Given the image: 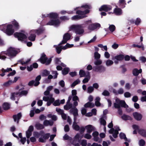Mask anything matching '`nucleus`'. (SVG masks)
Listing matches in <instances>:
<instances>
[{"label": "nucleus", "instance_id": "3", "mask_svg": "<svg viewBox=\"0 0 146 146\" xmlns=\"http://www.w3.org/2000/svg\"><path fill=\"white\" fill-rule=\"evenodd\" d=\"M85 27L83 24L74 25L70 27V29L73 30L76 34L80 35L84 33V29Z\"/></svg>", "mask_w": 146, "mask_h": 146}, {"label": "nucleus", "instance_id": "50", "mask_svg": "<svg viewBox=\"0 0 146 146\" xmlns=\"http://www.w3.org/2000/svg\"><path fill=\"white\" fill-rule=\"evenodd\" d=\"M53 105L55 106H59L60 105V100H58L55 101L53 104Z\"/></svg>", "mask_w": 146, "mask_h": 146}, {"label": "nucleus", "instance_id": "14", "mask_svg": "<svg viewBox=\"0 0 146 146\" xmlns=\"http://www.w3.org/2000/svg\"><path fill=\"white\" fill-rule=\"evenodd\" d=\"M22 117L21 113L20 112L18 113L17 115H14L13 116V118L15 122H17V123L18 124L19 120Z\"/></svg>", "mask_w": 146, "mask_h": 146}, {"label": "nucleus", "instance_id": "13", "mask_svg": "<svg viewBox=\"0 0 146 146\" xmlns=\"http://www.w3.org/2000/svg\"><path fill=\"white\" fill-rule=\"evenodd\" d=\"M70 35L68 33L65 34L63 37V39L62 42L60 43V45L66 43L67 41L70 40Z\"/></svg>", "mask_w": 146, "mask_h": 146}, {"label": "nucleus", "instance_id": "41", "mask_svg": "<svg viewBox=\"0 0 146 146\" xmlns=\"http://www.w3.org/2000/svg\"><path fill=\"white\" fill-rule=\"evenodd\" d=\"M113 63V62L110 60H107L106 62V64L107 66H110Z\"/></svg>", "mask_w": 146, "mask_h": 146}, {"label": "nucleus", "instance_id": "57", "mask_svg": "<svg viewBox=\"0 0 146 146\" xmlns=\"http://www.w3.org/2000/svg\"><path fill=\"white\" fill-rule=\"evenodd\" d=\"M124 96L125 98H129L131 97V94L129 92H126L124 94Z\"/></svg>", "mask_w": 146, "mask_h": 146}, {"label": "nucleus", "instance_id": "37", "mask_svg": "<svg viewBox=\"0 0 146 146\" xmlns=\"http://www.w3.org/2000/svg\"><path fill=\"white\" fill-rule=\"evenodd\" d=\"M96 60L94 62V64L96 66L100 65L102 63V61L99 59H96Z\"/></svg>", "mask_w": 146, "mask_h": 146}, {"label": "nucleus", "instance_id": "31", "mask_svg": "<svg viewBox=\"0 0 146 146\" xmlns=\"http://www.w3.org/2000/svg\"><path fill=\"white\" fill-rule=\"evenodd\" d=\"M31 60L30 59H28L25 62L23 61V59H22L19 60L18 62L22 65H23L25 64H28L31 61Z\"/></svg>", "mask_w": 146, "mask_h": 146}, {"label": "nucleus", "instance_id": "43", "mask_svg": "<svg viewBox=\"0 0 146 146\" xmlns=\"http://www.w3.org/2000/svg\"><path fill=\"white\" fill-rule=\"evenodd\" d=\"M102 94L105 96H109L110 95V93L108 90H105L102 93Z\"/></svg>", "mask_w": 146, "mask_h": 146}, {"label": "nucleus", "instance_id": "26", "mask_svg": "<svg viewBox=\"0 0 146 146\" xmlns=\"http://www.w3.org/2000/svg\"><path fill=\"white\" fill-rule=\"evenodd\" d=\"M53 124V122L52 121H49L47 120H45L43 122V124L44 126H47L48 125L52 126Z\"/></svg>", "mask_w": 146, "mask_h": 146}, {"label": "nucleus", "instance_id": "53", "mask_svg": "<svg viewBox=\"0 0 146 146\" xmlns=\"http://www.w3.org/2000/svg\"><path fill=\"white\" fill-rule=\"evenodd\" d=\"M141 21V19L139 18H137L136 20L135 21V24L136 25H138L140 23Z\"/></svg>", "mask_w": 146, "mask_h": 146}, {"label": "nucleus", "instance_id": "58", "mask_svg": "<svg viewBox=\"0 0 146 146\" xmlns=\"http://www.w3.org/2000/svg\"><path fill=\"white\" fill-rule=\"evenodd\" d=\"M89 134V133H88L86 134L84 136V138L87 139H90L92 137V136Z\"/></svg>", "mask_w": 146, "mask_h": 146}, {"label": "nucleus", "instance_id": "38", "mask_svg": "<svg viewBox=\"0 0 146 146\" xmlns=\"http://www.w3.org/2000/svg\"><path fill=\"white\" fill-rule=\"evenodd\" d=\"M13 26L15 28L18 29L19 28V25L18 23L16 21H13L12 23Z\"/></svg>", "mask_w": 146, "mask_h": 146}, {"label": "nucleus", "instance_id": "45", "mask_svg": "<svg viewBox=\"0 0 146 146\" xmlns=\"http://www.w3.org/2000/svg\"><path fill=\"white\" fill-rule=\"evenodd\" d=\"M145 141L143 139L140 140L139 141V144L140 146H144L145 145Z\"/></svg>", "mask_w": 146, "mask_h": 146}, {"label": "nucleus", "instance_id": "60", "mask_svg": "<svg viewBox=\"0 0 146 146\" xmlns=\"http://www.w3.org/2000/svg\"><path fill=\"white\" fill-rule=\"evenodd\" d=\"M138 100V98L137 96H135L133 97L132 98V100L133 102H136Z\"/></svg>", "mask_w": 146, "mask_h": 146}, {"label": "nucleus", "instance_id": "36", "mask_svg": "<svg viewBox=\"0 0 146 146\" xmlns=\"http://www.w3.org/2000/svg\"><path fill=\"white\" fill-rule=\"evenodd\" d=\"M54 101V98H51L49 100L47 101V105L48 106L50 105L52 103H53Z\"/></svg>", "mask_w": 146, "mask_h": 146}, {"label": "nucleus", "instance_id": "19", "mask_svg": "<svg viewBox=\"0 0 146 146\" xmlns=\"http://www.w3.org/2000/svg\"><path fill=\"white\" fill-rule=\"evenodd\" d=\"M124 58V55L122 54H119L115 56L112 58L113 60H116L118 61H122Z\"/></svg>", "mask_w": 146, "mask_h": 146}, {"label": "nucleus", "instance_id": "1", "mask_svg": "<svg viewBox=\"0 0 146 146\" xmlns=\"http://www.w3.org/2000/svg\"><path fill=\"white\" fill-rule=\"evenodd\" d=\"M19 52L18 50L12 47L8 48L7 50L1 52V54L6 55L7 58L11 59L15 57Z\"/></svg>", "mask_w": 146, "mask_h": 146}, {"label": "nucleus", "instance_id": "56", "mask_svg": "<svg viewBox=\"0 0 146 146\" xmlns=\"http://www.w3.org/2000/svg\"><path fill=\"white\" fill-rule=\"evenodd\" d=\"M73 128L76 131H78L80 130V127L78 125H75L72 126Z\"/></svg>", "mask_w": 146, "mask_h": 146}, {"label": "nucleus", "instance_id": "62", "mask_svg": "<svg viewBox=\"0 0 146 146\" xmlns=\"http://www.w3.org/2000/svg\"><path fill=\"white\" fill-rule=\"evenodd\" d=\"M31 65L32 66L33 68H37L38 67V64L36 62L33 63Z\"/></svg>", "mask_w": 146, "mask_h": 146}, {"label": "nucleus", "instance_id": "34", "mask_svg": "<svg viewBox=\"0 0 146 146\" xmlns=\"http://www.w3.org/2000/svg\"><path fill=\"white\" fill-rule=\"evenodd\" d=\"M72 105L71 104H67L66 105H65L64 106V109L66 110H69V109L72 108Z\"/></svg>", "mask_w": 146, "mask_h": 146}, {"label": "nucleus", "instance_id": "30", "mask_svg": "<svg viewBox=\"0 0 146 146\" xmlns=\"http://www.w3.org/2000/svg\"><path fill=\"white\" fill-rule=\"evenodd\" d=\"M69 70V68L67 67L64 68L62 71V74L64 75H66L68 73Z\"/></svg>", "mask_w": 146, "mask_h": 146}, {"label": "nucleus", "instance_id": "54", "mask_svg": "<svg viewBox=\"0 0 146 146\" xmlns=\"http://www.w3.org/2000/svg\"><path fill=\"white\" fill-rule=\"evenodd\" d=\"M47 78L45 80V81L46 82V83H48L50 82H48V79H49V80L51 79H52L53 77V76L51 74H49Z\"/></svg>", "mask_w": 146, "mask_h": 146}, {"label": "nucleus", "instance_id": "28", "mask_svg": "<svg viewBox=\"0 0 146 146\" xmlns=\"http://www.w3.org/2000/svg\"><path fill=\"white\" fill-rule=\"evenodd\" d=\"M138 132L142 136L146 137V129H141L139 130Z\"/></svg>", "mask_w": 146, "mask_h": 146}, {"label": "nucleus", "instance_id": "35", "mask_svg": "<svg viewBox=\"0 0 146 146\" xmlns=\"http://www.w3.org/2000/svg\"><path fill=\"white\" fill-rule=\"evenodd\" d=\"M50 72L46 70H43L42 73V76H48Z\"/></svg>", "mask_w": 146, "mask_h": 146}, {"label": "nucleus", "instance_id": "16", "mask_svg": "<svg viewBox=\"0 0 146 146\" xmlns=\"http://www.w3.org/2000/svg\"><path fill=\"white\" fill-rule=\"evenodd\" d=\"M100 27L101 25L99 23H92L89 25L88 29L89 30L92 31L96 29L97 28H99Z\"/></svg>", "mask_w": 146, "mask_h": 146}, {"label": "nucleus", "instance_id": "22", "mask_svg": "<svg viewBox=\"0 0 146 146\" xmlns=\"http://www.w3.org/2000/svg\"><path fill=\"white\" fill-rule=\"evenodd\" d=\"M10 104L7 102H4L2 105V107L5 110H7L10 108Z\"/></svg>", "mask_w": 146, "mask_h": 146}, {"label": "nucleus", "instance_id": "52", "mask_svg": "<svg viewBox=\"0 0 146 146\" xmlns=\"http://www.w3.org/2000/svg\"><path fill=\"white\" fill-rule=\"evenodd\" d=\"M56 50L57 53L58 54H59L61 52L62 50V46H58L56 47Z\"/></svg>", "mask_w": 146, "mask_h": 146}, {"label": "nucleus", "instance_id": "8", "mask_svg": "<svg viewBox=\"0 0 146 146\" xmlns=\"http://www.w3.org/2000/svg\"><path fill=\"white\" fill-rule=\"evenodd\" d=\"M13 28V25L11 24L8 25L5 31V33L9 36L12 35L15 31Z\"/></svg>", "mask_w": 146, "mask_h": 146}, {"label": "nucleus", "instance_id": "25", "mask_svg": "<svg viewBox=\"0 0 146 146\" xmlns=\"http://www.w3.org/2000/svg\"><path fill=\"white\" fill-rule=\"evenodd\" d=\"M121 118L123 120L127 121V120H132V118L131 116L129 115L123 114L121 116Z\"/></svg>", "mask_w": 146, "mask_h": 146}, {"label": "nucleus", "instance_id": "12", "mask_svg": "<svg viewBox=\"0 0 146 146\" xmlns=\"http://www.w3.org/2000/svg\"><path fill=\"white\" fill-rule=\"evenodd\" d=\"M45 31V29L44 27H40L37 29L32 30L31 31V32L33 33H35L38 35L43 34L44 33Z\"/></svg>", "mask_w": 146, "mask_h": 146}, {"label": "nucleus", "instance_id": "4", "mask_svg": "<svg viewBox=\"0 0 146 146\" xmlns=\"http://www.w3.org/2000/svg\"><path fill=\"white\" fill-rule=\"evenodd\" d=\"M52 60V58H50L48 59L44 53H43L41 54L40 58L38 60V61L40 62L41 63L45 64L46 66L49 65Z\"/></svg>", "mask_w": 146, "mask_h": 146}, {"label": "nucleus", "instance_id": "5", "mask_svg": "<svg viewBox=\"0 0 146 146\" xmlns=\"http://www.w3.org/2000/svg\"><path fill=\"white\" fill-rule=\"evenodd\" d=\"M116 103L114 104V107L115 108L119 109L121 107L124 108H127L128 107V106L126 104L124 100H120L117 99L116 100Z\"/></svg>", "mask_w": 146, "mask_h": 146}, {"label": "nucleus", "instance_id": "32", "mask_svg": "<svg viewBox=\"0 0 146 146\" xmlns=\"http://www.w3.org/2000/svg\"><path fill=\"white\" fill-rule=\"evenodd\" d=\"M119 136L120 138L121 139H124L125 141H127V139L125 135L122 133H121L119 134Z\"/></svg>", "mask_w": 146, "mask_h": 146}, {"label": "nucleus", "instance_id": "24", "mask_svg": "<svg viewBox=\"0 0 146 146\" xmlns=\"http://www.w3.org/2000/svg\"><path fill=\"white\" fill-rule=\"evenodd\" d=\"M41 79V76L40 75L37 76L35 78V82L34 85L35 86H36L39 85L40 83L39 81Z\"/></svg>", "mask_w": 146, "mask_h": 146}, {"label": "nucleus", "instance_id": "46", "mask_svg": "<svg viewBox=\"0 0 146 146\" xmlns=\"http://www.w3.org/2000/svg\"><path fill=\"white\" fill-rule=\"evenodd\" d=\"M80 80L79 79H77L74 81L72 84V87H74L76 85H77V84H78L79 83H80Z\"/></svg>", "mask_w": 146, "mask_h": 146}, {"label": "nucleus", "instance_id": "21", "mask_svg": "<svg viewBox=\"0 0 146 146\" xmlns=\"http://www.w3.org/2000/svg\"><path fill=\"white\" fill-rule=\"evenodd\" d=\"M70 112L72 113L74 116H78V110L76 107H73L70 110Z\"/></svg>", "mask_w": 146, "mask_h": 146}, {"label": "nucleus", "instance_id": "39", "mask_svg": "<svg viewBox=\"0 0 146 146\" xmlns=\"http://www.w3.org/2000/svg\"><path fill=\"white\" fill-rule=\"evenodd\" d=\"M79 74L80 77H84L86 76V72L83 70H80Z\"/></svg>", "mask_w": 146, "mask_h": 146}, {"label": "nucleus", "instance_id": "59", "mask_svg": "<svg viewBox=\"0 0 146 146\" xmlns=\"http://www.w3.org/2000/svg\"><path fill=\"white\" fill-rule=\"evenodd\" d=\"M81 144L82 146H86L87 144L86 140L85 139L82 140L81 143Z\"/></svg>", "mask_w": 146, "mask_h": 146}, {"label": "nucleus", "instance_id": "33", "mask_svg": "<svg viewBox=\"0 0 146 146\" xmlns=\"http://www.w3.org/2000/svg\"><path fill=\"white\" fill-rule=\"evenodd\" d=\"M13 83L12 81L11 80H9L8 81L5 82L3 84V86L5 87H8Z\"/></svg>", "mask_w": 146, "mask_h": 146}, {"label": "nucleus", "instance_id": "18", "mask_svg": "<svg viewBox=\"0 0 146 146\" xmlns=\"http://www.w3.org/2000/svg\"><path fill=\"white\" fill-rule=\"evenodd\" d=\"M47 17H49L50 18L53 19H56L59 17L57 13L53 12L47 14Z\"/></svg>", "mask_w": 146, "mask_h": 146}, {"label": "nucleus", "instance_id": "20", "mask_svg": "<svg viewBox=\"0 0 146 146\" xmlns=\"http://www.w3.org/2000/svg\"><path fill=\"white\" fill-rule=\"evenodd\" d=\"M85 128L87 130V132L89 134L90 133L94 130V127L90 125L86 126Z\"/></svg>", "mask_w": 146, "mask_h": 146}, {"label": "nucleus", "instance_id": "40", "mask_svg": "<svg viewBox=\"0 0 146 146\" xmlns=\"http://www.w3.org/2000/svg\"><path fill=\"white\" fill-rule=\"evenodd\" d=\"M138 70L137 68H134L133 70V75L135 76H137L139 73L138 72Z\"/></svg>", "mask_w": 146, "mask_h": 146}, {"label": "nucleus", "instance_id": "61", "mask_svg": "<svg viewBox=\"0 0 146 146\" xmlns=\"http://www.w3.org/2000/svg\"><path fill=\"white\" fill-rule=\"evenodd\" d=\"M138 80L137 77L134 78L133 80V83L135 85H136L138 84Z\"/></svg>", "mask_w": 146, "mask_h": 146}, {"label": "nucleus", "instance_id": "47", "mask_svg": "<svg viewBox=\"0 0 146 146\" xmlns=\"http://www.w3.org/2000/svg\"><path fill=\"white\" fill-rule=\"evenodd\" d=\"M100 123L101 125H102L104 126L106 125V121L103 118H101L100 119Z\"/></svg>", "mask_w": 146, "mask_h": 146}, {"label": "nucleus", "instance_id": "27", "mask_svg": "<svg viewBox=\"0 0 146 146\" xmlns=\"http://www.w3.org/2000/svg\"><path fill=\"white\" fill-rule=\"evenodd\" d=\"M35 127L37 130H40L44 128V125L39 123H36L35 125Z\"/></svg>", "mask_w": 146, "mask_h": 146}, {"label": "nucleus", "instance_id": "49", "mask_svg": "<svg viewBox=\"0 0 146 146\" xmlns=\"http://www.w3.org/2000/svg\"><path fill=\"white\" fill-rule=\"evenodd\" d=\"M88 92L89 93H92L94 90V88L92 86H89L88 88Z\"/></svg>", "mask_w": 146, "mask_h": 146}, {"label": "nucleus", "instance_id": "29", "mask_svg": "<svg viewBox=\"0 0 146 146\" xmlns=\"http://www.w3.org/2000/svg\"><path fill=\"white\" fill-rule=\"evenodd\" d=\"M36 36L35 34L31 33L30 36L28 37V39L30 41H34L35 40Z\"/></svg>", "mask_w": 146, "mask_h": 146}, {"label": "nucleus", "instance_id": "48", "mask_svg": "<svg viewBox=\"0 0 146 146\" xmlns=\"http://www.w3.org/2000/svg\"><path fill=\"white\" fill-rule=\"evenodd\" d=\"M119 134L118 131L117 130L115 129L114 133H113V136L115 138L117 137V135Z\"/></svg>", "mask_w": 146, "mask_h": 146}, {"label": "nucleus", "instance_id": "17", "mask_svg": "<svg viewBox=\"0 0 146 146\" xmlns=\"http://www.w3.org/2000/svg\"><path fill=\"white\" fill-rule=\"evenodd\" d=\"M133 115L135 119L137 121L141 120L142 117V115L137 112L133 113Z\"/></svg>", "mask_w": 146, "mask_h": 146}, {"label": "nucleus", "instance_id": "6", "mask_svg": "<svg viewBox=\"0 0 146 146\" xmlns=\"http://www.w3.org/2000/svg\"><path fill=\"white\" fill-rule=\"evenodd\" d=\"M28 93V91L27 90H22L21 92H13L11 93V99L13 100H15V97H17V95H19V96H26Z\"/></svg>", "mask_w": 146, "mask_h": 146}, {"label": "nucleus", "instance_id": "7", "mask_svg": "<svg viewBox=\"0 0 146 146\" xmlns=\"http://www.w3.org/2000/svg\"><path fill=\"white\" fill-rule=\"evenodd\" d=\"M14 36L17 38L19 40L23 41L27 38V36L24 33H21L16 32L14 34Z\"/></svg>", "mask_w": 146, "mask_h": 146}, {"label": "nucleus", "instance_id": "64", "mask_svg": "<svg viewBox=\"0 0 146 146\" xmlns=\"http://www.w3.org/2000/svg\"><path fill=\"white\" fill-rule=\"evenodd\" d=\"M55 63L56 64H59L61 62V61L60 60V58H56L55 59Z\"/></svg>", "mask_w": 146, "mask_h": 146}, {"label": "nucleus", "instance_id": "51", "mask_svg": "<svg viewBox=\"0 0 146 146\" xmlns=\"http://www.w3.org/2000/svg\"><path fill=\"white\" fill-rule=\"evenodd\" d=\"M31 132L27 130L26 132V135L27 138L29 139L30 138V137L32 135Z\"/></svg>", "mask_w": 146, "mask_h": 146}, {"label": "nucleus", "instance_id": "63", "mask_svg": "<svg viewBox=\"0 0 146 146\" xmlns=\"http://www.w3.org/2000/svg\"><path fill=\"white\" fill-rule=\"evenodd\" d=\"M16 73V71L14 70L12 72L9 73L7 75V76L9 77L10 76H13Z\"/></svg>", "mask_w": 146, "mask_h": 146}, {"label": "nucleus", "instance_id": "23", "mask_svg": "<svg viewBox=\"0 0 146 146\" xmlns=\"http://www.w3.org/2000/svg\"><path fill=\"white\" fill-rule=\"evenodd\" d=\"M114 13L117 15H120L122 13V10L120 8H115L114 10Z\"/></svg>", "mask_w": 146, "mask_h": 146}, {"label": "nucleus", "instance_id": "15", "mask_svg": "<svg viewBox=\"0 0 146 146\" xmlns=\"http://www.w3.org/2000/svg\"><path fill=\"white\" fill-rule=\"evenodd\" d=\"M50 134L49 133H46L42 137L39 138L38 141L41 143L45 142L46 140L47 139L49 138Z\"/></svg>", "mask_w": 146, "mask_h": 146}, {"label": "nucleus", "instance_id": "9", "mask_svg": "<svg viewBox=\"0 0 146 146\" xmlns=\"http://www.w3.org/2000/svg\"><path fill=\"white\" fill-rule=\"evenodd\" d=\"M106 70V67L102 65L94 66L93 69V70L94 72L100 73L104 72Z\"/></svg>", "mask_w": 146, "mask_h": 146}, {"label": "nucleus", "instance_id": "55", "mask_svg": "<svg viewBox=\"0 0 146 146\" xmlns=\"http://www.w3.org/2000/svg\"><path fill=\"white\" fill-rule=\"evenodd\" d=\"M64 130L65 132H68L70 130V128L68 125H66L64 127Z\"/></svg>", "mask_w": 146, "mask_h": 146}, {"label": "nucleus", "instance_id": "10", "mask_svg": "<svg viewBox=\"0 0 146 146\" xmlns=\"http://www.w3.org/2000/svg\"><path fill=\"white\" fill-rule=\"evenodd\" d=\"M112 7L109 5H102L99 9V11H103L105 12H108L110 11L112 9Z\"/></svg>", "mask_w": 146, "mask_h": 146}, {"label": "nucleus", "instance_id": "42", "mask_svg": "<svg viewBox=\"0 0 146 146\" xmlns=\"http://www.w3.org/2000/svg\"><path fill=\"white\" fill-rule=\"evenodd\" d=\"M94 56L95 59H98L100 57V55L97 52H96L94 53Z\"/></svg>", "mask_w": 146, "mask_h": 146}, {"label": "nucleus", "instance_id": "2", "mask_svg": "<svg viewBox=\"0 0 146 146\" xmlns=\"http://www.w3.org/2000/svg\"><path fill=\"white\" fill-rule=\"evenodd\" d=\"M90 12V10L88 9L82 11L77 10L76 11V14L79 15H76L73 16L72 19L73 20L77 21L84 18L87 17L85 15L88 13Z\"/></svg>", "mask_w": 146, "mask_h": 146}, {"label": "nucleus", "instance_id": "11", "mask_svg": "<svg viewBox=\"0 0 146 146\" xmlns=\"http://www.w3.org/2000/svg\"><path fill=\"white\" fill-rule=\"evenodd\" d=\"M60 22L58 19H51L47 23V25L57 26L60 24Z\"/></svg>", "mask_w": 146, "mask_h": 146}, {"label": "nucleus", "instance_id": "44", "mask_svg": "<svg viewBox=\"0 0 146 146\" xmlns=\"http://www.w3.org/2000/svg\"><path fill=\"white\" fill-rule=\"evenodd\" d=\"M109 29L111 32L114 31L115 29V26L113 25H110L109 27Z\"/></svg>", "mask_w": 146, "mask_h": 146}]
</instances>
